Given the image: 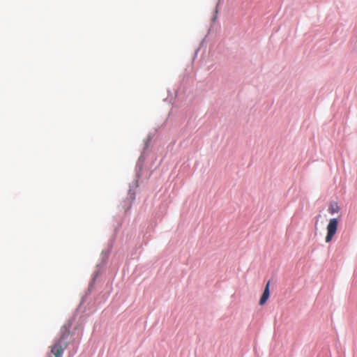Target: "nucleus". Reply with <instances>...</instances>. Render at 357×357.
Masks as SVG:
<instances>
[{"label": "nucleus", "instance_id": "obj_1", "mask_svg": "<svg viewBox=\"0 0 357 357\" xmlns=\"http://www.w3.org/2000/svg\"><path fill=\"white\" fill-rule=\"evenodd\" d=\"M70 335V331L68 328L63 327L61 328L60 337L55 340L50 347L51 353L55 357H62L63 351L66 349L68 346Z\"/></svg>", "mask_w": 357, "mask_h": 357}, {"label": "nucleus", "instance_id": "obj_2", "mask_svg": "<svg viewBox=\"0 0 357 357\" xmlns=\"http://www.w3.org/2000/svg\"><path fill=\"white\" fill-rule=\"evenodd\" d=\"M338 226V220L336 218H332L329 220V222L326 227L327 234L325 238L326 243L331 242L334 236L335 235Z\"/></svg>", "mask_w": 357, "mask_h": 357}, {"label": "nucleus", "instance_id": "obj_3", "mask_svg": "<svg viewBox=\"0 0 357 357\" xmlns=\"http://www.w3.org/2000/svg\"><path fill=\"white\" fill-rule=\"evenodd\" d=\"M269 284H270V282H268L266 284V287L264 290L263 294L259 300V305H263L266 302V301L268 300V298L269 297V294H270Z\"/></svg>", "mask_w": 357, "mask_h": 357}, {"label": "nucleus", "instance_id": "obj_4", "mask_svg": "<svg viewBox=\"0 0 357 357\" xmlns=\"http://www.w3.org/2000/svg\"><path fill=\"white\" fill-rule=\"evenodd\" d=\"M339 210H340V208H339L337 204L335 202L331 203L328 209V212L331 214L337 213L339 211Z\"/></svg>", "mask_w": 357, "mask_h": 357}]
</instances>
